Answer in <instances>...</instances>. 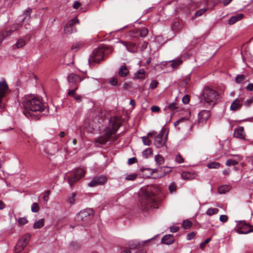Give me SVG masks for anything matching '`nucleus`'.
I'll use <instances>...</instances> for the list:
<instances>
[{"label": "nucleus", "mask_w": 253, "mask_h": 253, "mask_svg": "<svg viewBox=\"0 0 253 253\" xmlns=\"http://www.w3.org/2000/svg\"><path fill=\"white\" fill-rule=\"evenodd\" d=\"M160 191L157 185L148 187L140 195L139 201L141 206L144 209L149 210L151 208H158L156 195Z\"/></svg>", "instance_id": "obj_1"}, {"label": "nucleus", "mask_w": 253, "mask_h": 253, "mask_svg": "<svg viewBox=\"0 0 253 253\" xmlns=\"http://www.w3.org/2000/svg\"><path fill=\"white\" fill-rule=\"evenodd\" d=\"M114 118L111 123V126L105 128L104 134L99 136L94 140V144L96 147H99V145H104L107 142H116L118 140L119 136L116 134V132L120 127V123L116 121L113 123Z\"/></svg>", "instance_id": "obj_2"}, {"label": "nucleus", "mask_w": 253, "mask_h": 253, "mask_svg": "<svg viewBox=\"0 0 253 253\" xmlns=\"http://www.w3.org/2000/svg\"><path fill=\"white\" fill-rule=\"evenodd\" d=\"M218 93L210 87H206L203 91L202 94V101L204 102V106L207 108H211L217 103L219 98Z\"/></svg>", "instance_id": "obj_3"}, {"label": "nucleus", "mask_w": 253, "mask_h": 253, "mask_svg": "<svg viewBox=\"0 0 253 253\" xmlns=\"http://www.w3.org/2000/svg\"><path fill=\"white\" fill-rule=\"evenodd\" d=\"M24 114L27 117L32 116L31 112H42L44 109L45 106L44 104L39 98H33L27 100L25 102L24 104Z\"/></svg>", "instance_id": "obj_4"}, {"label": "nucleus", "mask_w": 253, "mask_h": 253, "mask_svg": "<svg viewBox=\"0 0 253 253\" xmlns=\"http://www.w3.org/2000/svg\"><path fill=\"white\" fill-rule=\"evenodd\" d=\"M94 211L92 209H87L81 211L75 216V220L83 226L90 222L93 218Z\"/></svg>", "instance_id": "obj_5"}, {"label": "nucleus", "mask_w": 253, "mask_h": 253, "mask_svg": "<svg viewBox=\"0 0 253 253\" xmlns=\"http://www.w3.org/2000/svg\"><path fill=\"white\" fill-rule=\"evenodd\" d=\"M84 169L80 168L77 169L75 171L71 172L68 178V183L70 186L72 187L75 182L84 176Z\"/></svg>", "instance_id": "obj_6"}, {"label": "nucleus", "mask_w": 253, "mask_h": 253, "mask_svg": "<svg viewBox=\"0 0 253 253\" xmlns=\"http://www.w3.org/2000/svg\"><path fill=\"white\" fill-rule=\"evenodd\" d=\"M10 90L8 85L3 78H1L0 80V109H3L4 104L2 101V99L5 97L9 93Z\"/></svg>", "instance_id": "obj_7"}, {"label": "nucleus", "mask_w": 253, "mask_h": 253, "mask_svg": "<svg viewBox=\"0 0 253 253\" xmlns=\"http://www.w3.org/2000/svg\"><path fill=\"white\" fill-rule=\"evenodd\" d=\"M103 60H104V49L102 48H98L94 49L92 56L88 59V62L91 65V62L99 63Z\"/></svg>", "instance_id": "obj_8"}, {"label": "nucleus", "mask_w": 253, "mask_h": 253, "mask_svg": "<svg viewBox=\"0 0 253 253\" xmlns=\"http://www.w3.org/2000/svg\"><path fill=\"white\" fill-rule=\"evenodd\" d=\"M31 238L30 234H26L22 237L17 242L15 247V251L16 253H20L24 250L27 246Z\"/></svg>", "instance_id": "obj_9"}, {"label": "nucleus", "mask_w": 253, "mask_h": 253, "mask_svg": "<svg viewBox=\"0 0 253 253\" xmlns=\"http://www.w3.org/2000/svg\"><path fill=\"white\" fill-rule=\"evenodd\" d=\"M237 232L239 234H248L253 232V226L244 221H240L238 225Z\"/></svg>", "instance_id": "obj_10"}, {"label": "nucleus", "mask_w": 253, "mask_h": 253, "mask_svg": "<svg viewBox=\"0 0 253 253\" xmlns=\"http://www.w3.org/2000/svg\"><path fill=\"white\" fill-rule=\"evenodd\" d=\"M79 23V20L77 18H74L69 21L64 27V32L66 34H70L76 32V28L74 24Z\"/></svg>", "instance_id": "obj_11"}, {"label": "nucleus", "mask_w": 253, "mask_h": 253, "mask_svg": "<svg viewBox=\"0 0 253 253\" xmlns=\"http://www.w3.org/2000/svg\"><path fill=\"white\" fill-rule=\"evenodd\" d=\"M167 137L165 136L163 129L159 133L154 139V145L157 148H161L164 146L166 141Z\"/></svg>", "instance_id": "obj_12"}, {"label": "nucleus", "mask_w": 253, "mask_h": 253, "mask_svg": "<svg viewBox=\"0 0 253 253\" xmlns=\"http://www.w3.org/2000/svg\"><path fill=\"white\" fill-rule=\"evenodd\" d=\"M178 125H180L181 127H186L187 129L191 130L193 126L192 122L189 119L182 118L174 122V125L176 126Z\"/></svg>", "instance_id": "obj_13"}, {"label": "nucleus", "mask_w": 253, "mask_h": 253, "mask_svg": "<svg viewBox=\"0 0 253 253\" xmlns=\"http://www.w3.org/2000/svg\"><path fill=\"white\" fill-rule=\"evenodd\" d=\"M107 182V178L103 175L95 177L90 182L88 186L90 187L104 184Z\"/></svg>", "instance_id": "obj_14"}, {"label": "nucleus", "mask_w": 253, "mask_h": 253, "mask_svg": "<svg viewBox=\"0 0 253 253\" xmlns=\"http://www.w3.org/2000/svg\"><path fill=\"white\" fill-rule=\"evenodd\" d=\"M21 27V25L19 24H13L5 28L4 31L0 33L4 37L9 36L14 31L18 30Z\"/></svg>", "instance_id": "obj_15"}, {"label": "nucleus", "mask_w": 253, "mask_h": 253, "mask_svg": "<svg viewBox=\"0 0 253 253\" xmlns=\"http://www.w3.org/2000/svg\"><path fill=\"white\" fill-rule=\"evenodd\" d=\"M211 115L210 111L204 110L200 112L198 114V122L202 125L204 124L209 119Z\"/></svg>", "instance_id": "obj_16"}, {"label": "nucleus", "mask_w": 253, "mask_h": 253, "mask_svg": "<svg viewBox=\"0 0 253 253\" xmlns=\"http://www.w3.org/2000/svg\"><path fill=\"white\" fill-rule=\"evenodd\" d=\"M83 80V78L74 73H71L68 76V81L70 86L77 85Z\"/></svg>", "instance_id": "obj_17"}, {"label": "nucleus", "mask_w": 253, "mask_h": 253, "mask_svg": "<svg viewBox=\"0 0 253 253\" xmlns=\"http://www.w3.org/2000/svg\"><path fill=\"white\" fill-rule=\"evenodd\" d=\"M243 100L242 98H237L235 99L231 103V105L230 107V110L236 111L239 110L243 105Z\"/></svg>", "instance_id": "obj_18"}, {"label": "nucleus", "mask_w": 253, "mask_h": 253, "mask_svg": "<svg viewBox=\"0 0 253 253\" xmlns=\"http://www.w3.org/2000/svg\"><path fill=\"white\" fill-rule=\"evenodd\" d=\"M121 43L126 47L128 51L132 53L137 52V47L135 43L131 42H126L122 41L121 42Z\"/></svg>", "instance_id": "obj_19"}, {"label": "nucleus", "mask_w": 253, "mask_h": 253, "mask_svg": "<svg viewBox=\"0 0 253 253\" xmlns=\"http://www.w3.org/2000/svg\"><path fill=\"white\" fill-rule=\"evenodd\" d=\"M234 136L237 138L244 139L245 137L244 127L243 126H238L234 129Z\"/></svg>", "instance_id": "obj_20"}, {"label": "nucleus", "mask_w": 253, "mask_h": 253, "mask_svg": "<svg viewBox=\"0 0 253 253\" xmlns=\"http://www.w3.org/2000/svg\"><path fill=\"white\" fill-rule=\"evenodd\" d=\"M162 242L166 245H171L174 242V237L171 234L166 235L162 238Z\"/></svg>", "instance_id": "obj_21"}, {"label": "nucleus", "mask_w": 253, "mask_h": 253, "mask_svg": "<svg viewBox=\"0 0 253 253\" xmlns=\"http://www.w3.org/2000/svg\"><path fill=\"white\" fill-rule=\"evenodd\" d=\"M129 73L128 69L125 65L120 66L118 71V74L121 77H125L128 75Z\"/></svg>", "instance_id": "obj_22"}, {"label": "nucleus", "mask_w": 253, "mask_h": 253, "mask_svg": "<svg viewBox=\"0 0 253 253\" xmlns=\"http://www.w3.org/2000/svg\"><path fill=\"white\" fill-rule=\"evenodd\" d=\"M243 14L242 13H238L235 15L232 16L228 20V23L230 25H233L236 22L240 20L243 17Z\"/></svg>", "instance_id": "obj_23"}, {"label": "nucleus", "mask_w": 253, "mask_h": 253, "mask_svg": "<svg viewBox=\"0 0 253 253\" xmlns=\"http://www.w3.org/2000/svg\"><path fill=\"white\" fill-rule=\"evenodd\" d=\"M231 187L229 185H224L220 186L218 188V193L220 194H225L227 192L229 191Z\"/></svg>", "instance_id": "obj_24"}, {"label": "nucleus", "mask_w": 253, "mask_h": 253, "mask_svg": "<svg viewBox=\"0 0 253 253\" xmlns=\"http://www.w3.org/2000/svg\"><path fill=\"white\" fill-rule=\"evenodd\" d=\"M170 62H171V64L170 66L173 68H177L179 65L182 64V60L179 58H178L176 59L172 60L171 61H170Z\"/></svg>", "instance_id": "obj_25"}, {"label": "nucleus", "mask_w": 253, "mask_h": 253, "mask_svg": "<svg viewBox=\"0 0 253 253\" xmlns=\"http://www.w3.org/2000/svg\"><path fill=\"white\" fill-rule=\"evenodd\" d=\"M135 77L137 79H143L145 77V71L144 69L138 70L135 74Z\"/></svg>", "instance_id": "obj_26"}, {"label": "nucleus", "mask_w": 253, "mask_h": 253, "mask_svg": "<svg viewBox=\"0 0 253 253\" xmlns=\"http://www.w3.org/2000/svg\"><path fill=\"white\" fill-rule=\"evenodd\" d=\"M155 160L156 164L158 165H162L164 163L165 160L163 156L160 155H157L155 157Z\"/></svg>", "instance_id": "obj_27"}, {"label": "nucleus", "mask_w": 253, "mask_h": 253, "mask_svg": "<svg viewBox=\"0 0 253 253\" xmlns=\"http://www.w3.org/2000/svg\"><path fill=\"white\" fill-rule=\"evenodd\" d=\"M159 172H161L163 173L162 175H161L160 177H162L166 173L171 171L170 168L169 167H161L159 168Z\"/></svg>", "instance_id": "obj_28"}, {"label": "nucleus", "mask_w": 253, "mask_h": 253, "mask_svg": "<svg viewBox=\"0 0 253 253\" xmlns=\"http://www.w3.org/2000/svg\"><path fill=\"white\" fill-rule=\"evenodd\" d=\"M153 154V151L151 148H147L142 152V155L144 158L147 159Z\"/></svg>", "instance_id": "obj_29"}, {"label": "nucleus", "mask_w": 253, "mask_h": 253, "mask_svg": "<svg viewBox=\"0 0 253 253\" xmlns=\"http://www.w3.org/2000/svg\"><path fill=\"white\" fill-rule=\"evenodd\" d=\"M44 225L43 219H40L36 222L34 224V228L35 229H39L42 228Z\"/></svg>", "instance_id": "obj_30"}, {"label": "nucleus", "mask_w": 253, "mask_h": 253, "mask_svg": "<svg viewBox=\"0 0 253 253\" xmlns=\"http://www.w3.org/2000/svg\"><path fill=\"white\" fill-rule=\"evenodd\" d=\"M192 225V223L191 221L188 220H184L182 224V226L184 229L190 228Z\"/></svg>", "instance_id": "obj_31"}, {"label": "nucleus", "mask_w": 253, "mask_h": 253, "mask_svg": "<svg viewBox=\"0 0 253 253\" xmlns=\"http://www.w3.org/2000/svg\"><path fill=\"white\" fill-rule=\"evenodd\" d=\"M218 212V210L216 208H210L207 211L206 214L211 216L213 214H217Z\"/></svg>", "instance_id": "obj_32"}, {"label": "nucleus", "mask_w": 253, "mask_h": 253, "mask_svg": "<svg viewBox=\"0 0 253 253\" xmlns=\"http://www.w3.org/2000/svg\"><path fill=\"white\" fill-rule=\"evenodd\" d=\"M220 164L218 162H211L208 164L207 167L209 169H218L220 167Z\"/></svg>", "instance_id": "obj_33"}, {"label": "nucleus", "mask_w": 253, "mask_h": 253, "mask_svg": "<svg viewBox=\"0 0 253 253\" xmlns=\"http://www.w3.org/2000/svg\"><path fill=\"white\" fill-rule=\"evenodd\" d=\"M181 176L183 179H189L192 178V174L190 172L184 171L182 172Z\"/></svg>", "instance_id": "obj_34"}, {"label": "nucleus", "mask_w": 253, "mask_h": 253, "mask_svg": "<svg viewBox=\"0 0 253 253\" xmlns=\"http://www.w3.org/2000/svg\"><path fill=\"white\" fill-rule=\"evenodd\" d=\"M25 44V41L22 39H18L16 43H15V46L17 48H19L24 46Z\"/></svg>", "instance_id": "obj_35"}, {"label": "nucleus", "mask_w": 253, "mask_h": 253, "mask_svg": "<svg viewBox=\"0 0 253 253\" xmlns=\"http://www.w3.org/2000/svg\"><path fill=\"white\" fill-rule=\"evenodd\" d=\"M76 196V194L75 193H73L70 196H69L67 200L68 202L72 205L74 204Z\"/></svg>", "instance_id": "obj_36"}, {"label": "nucleus", "mask_w": 253, "mask_h": 253, "mask_svg": "<svg viewBox=\"0 0 253 253\" xmlns=\"http://www.w3.org/2000/svg\"><path fill=\"white\" fill-rule=\"evenodd\" d=\"M28 222L27 219L25 217H20L17 220V223L19 225H24L27 223Z\"/></svg>", "instance_id": "obj_37"}, {"label": "nucleus", "mask_w": 253, "mask_h": 253, "mask_svg": "<svg viewBox=\"0 0 253 253\" xmlns=\"http://www.w3.org/2000/svg\"><path fill=\"white\" fill-rule=\"evenodd\" d=\"M139 35L141 37H145L148 33V31L146 28H142L140 29L139 31Z\"/></svg>", "instance_id": "obj_38"}, {"label": "nucleus", "mask_w": 253, "mask_h": 253, "mask_svg": "<svg viewBox=\"0 0 253 253\" xmlns=\"http://www.w3.org/2000/svg\"><path fill=\"white\" fill-rule=\"evenodd\" d=\"M40 208L38 203H34L31 206V211L33 212H37L39 211Z\"/></svg>", "instance_id": "obj_39"}, {"label": "nucleus", "mask_w": 253, "mask_h": 253, "mask_svg": "<svg viewBox=\"0 0 253 253\" xmlns=\"http://www.w3.org/2000/svg\"><path fill=\"white\" fill-rule=\"evenodd\" d=\"M142 140L145 145L150 146L151 144V141L148 136H144L142 137Z\"/></svg>", "instance_id": "obj_40"}, {"label": "nucleus", "mask_w": 253, "mask_h": 253, "mask_svg": "<svg viewBox=\"0 0 253 253\" xmlns=\"http://www.w3.org/2000/svg\"><path fill=\"white\" fill-rule=\"evenodd\" d=\"M238 164V162L233 160V159H229L226 162V165L227 166H235Z\"/></svg>", "instance_id": "obj_41"}, {"label": "nucleus", "mask_w": 253, "mask_h": 253, "mask_svg": "<svg viewBox=\"0 0 253 253\" xmlns=\"http://www.w3.org/2000/svg\"><path fill=\"white\" fill-rule=\"evenodd\" d=\"M245 79V76L243 75H238L235 78V81L238 84H241Z\"/></svg>", "instance_id": "obj_42"}, {"label": "nucleus", "mask_w": 253, "mask_h": 253, "mask_svg": "<svg viewBox=\"0 0 253 253\" xmlns=\"http://www.w3.org/2000/svg\"><path fill=\"white\" fill-rule=\"evenodd\" d=\"M168 108L171 111H174L178 108V105L175 102H172L169 104L168 106Z\"/></svg>", "instance_id": "obj_43"}, {"label": "nucleus", "mask_w": 253, "mask_h": 253, "mask_svg": "<svg viewBox=\"0 0 253 253\" xmlns=\"http://www.w3.org/2000/svg\"><path fill=\"white\" fill-rule=\"evenodd\" d=\"M176 186L174 182H172L169 186V190L170 193H173L176 191Z\"/></svg>", "instance_id": "obj_44"}, {"label": "nucleus", "mask_w": 253, "mask_h": 253, "mask_svg": "<svg viewBox=\"0 0 253 253\" xmlns=\"http://www.w3.org/2000/svg\"><path fill=\"white\" fill-rule=\"evenodd\" d=\"M158 84L159 83L157 81L155 80H152L150 84V88L152 89H154L157 87Z\"/></svg>", "instance_id": "obj_45"}, {"label": "nucleus", "mask_w": 253, "mask_h": 253, "mask_svg": "<svg viewBox=\"0 0 253 253\" xmlns=\"http://www.w3.org/2000/svg\"><path fill=\"white\" fill-rule=\"evenodd\" d=\"M136 177H137V174L133 173L132 174H129V175H127L125 179L126 180L133 181V180H134L136 178Z\"/></svg>", "instance_id": "obj_46"}, {"label": "nucleus", "mask_w": 253, "mask_h": 253, "mask_svg": "<svg viewBox=\"0 0 253 253\" xmlns=\"http://www.w3.org/2000/svg\"><path fill=\"white\" fill-rule=\"evenodd\" d=\"M175 161L179 164H181L184 162V159L179 154H177L175 157Z\"/></svg>", "instance_id": "obj_47"}, {"label": "nucleus", "mask_w": 253, "mask_h": 253, "mask_svg": "<svg viewBox=\"0 0 253 253\" xmlns=\"http://www.w3.org/2000/svg\"><path fill=\"white\" fill-rule=\"evenodd\" d=\"M118 82V81L117 79L116 78L113 77V78H111L110 79L109 83L112 85L115 86V85H117Z\"/></svg>", "instance_id": "obj_48"}, {"label": "nucleus", "mask_w": 253, "mask_h": 253, "mask_svg": "<svg viewBox=\"0 0 253 253\" xmlns=\"http://www.w3.org/2000/svg\"><path fill=\"white\" fill-rule=\"evenodd\" d=\"M196 235V233L194 232H192L188 234L186 236V239L187 240L190 241L193 239Z\"/></svg>", "instance_id": "obj_49"}, {"label": "nucleus", "mask_w": 253, "mask_h": 253, "mask_svg": "<svg viewBox=\"0 0 253 253\" xmlns=\"http://www.w3.org/2000/svg\"><path fill=\"white\" fill-rule=\"evenodd\" d=\"M190 101V97L188 95H185L182 98V102L183 103L186 104L189 103Z\"/></svg>", "instance_id": "obj_50"}, {"label": "nucleus", "mask_w": 253, "mask_h": 253, "mask_svg": "<svg viewBox=\"0 0 253 253\" xmlns=\"http://www.w3.org/2000/svg\"><path fill=\"white\" fill-rule=\"evenodd\" d=\"M228 216L226 215H221L219 217V220L223 223L226 222L228 220Z\"/></svg>", "instance_id": "obj_51"}, {"label": "nucleus", "mask_w": 253, "mask_h": 253, "mask_svg": "<svg viewBox=\"0 0 253 253\" xmlns=\"http://www.w3.org/2000/svg\"><path fill=\"white\" fill-rule=\"evenodd\" d=\"M206 10L204 9H201L196 12L195 15L196 16H200L205 12Z\"/></svg>", "instance_id": "obj_52"}, {"label": "nucleus", "mask_w": 253, "mask_h": 253, "mask_svg": "<svg viewBox=\"0 0 253 253\" xmlns=\"http://www.w3.org/2000/svg\"><path fill=\"white\" fill-rule=\"evenodd\" d=\"M151 110L152 112H158L160 110V108L158 106H152Z\"/></svg>", "instance_id": "obj_53"}, {"label": "nucleus", "mask_w": 253, "mask_h": 253, "mask_svg": "<svg viewBox=\"0 0 253 253\" xmlns=\"http://www.w3.org/2000/svg\"><path fill=\"white\" fill-rule=\"evenodd\" d=\"M189 80H190V79L188 77H187L186 78L183 80L181 82V85L185 86V85H186L187 84H188L189 83Z\"/></svg>", "instance_id": "obj_54"}, {"label": "nucleus", "mask_w": 253, "mask_h": 253, "mask_svg": "<svg viewBox=\"0 0 253 253\" xmlns=\"http://www.w3.org/2000/svg\"><path fill=\"white\" fill-rule=\"evenodd\" d=\"M78 89V86H76L74 89L69 90L68 91V95L69 96H74L76 93L75 91Z\"/></svg>", "instance_id": "obj_55"}, {"label": "nucleus", "mask_w": 253, "mask_h": 253, "mask_svg": "<svg viewBox=\"0 0 253 253\" xmlns=\"http://www.w3.org/2000/svg\"><path fill=\"white\" fill-rule=\"evenodd\" d=\"M32 12V9L28 8L24 12V15H25L24 19H25L27 16H30V14Z\"/></svg>", "instance_id": "obj_56"}, {"label": "nucleus", "mask_w": 253, "mask_h": 253, "mask_svg": "<svg viewBox=\"0 0 253 253\" xmlns=\"http://www.w3.org/2000/svg\"><path fill=\"white\" fill-rule=\"evenodd\" d=\"M82 46L81 43H76L72 45V50L79 49L80 48V47Z\"/></svg>", "instance_id": "obj_57"}, {"label": "nucleus", "mask_w": 253, "mask_h": 253, "mask_svg": "<svg viewBox=\"0 0 253 253\" xmlns=\"http://www.w3.org/2000/svg\"><path fill=\"white\" fill-rule=\"evenodd\" d=\"M137 162V159L135 157L130 158L128 160V164L129 165H132Z\"/></svg>", "instance_id": "obj_58"}, {"label": "nucleus", "mask_w": 253, "mask_h": 253, "mask_svg": "<svg viewBox=\"0 0 253 253\" xmlns=\"http://www.w3.org/2000/svg\"><path fill=\"white\" fill-rule=\"evenodd\" d=\"M146 170L149 171L151 175H152L154 173L160 171L159 168L158 169H146Z\"/></svg>", "instance_id": "obj_59"}, {"label": "nucleus", "mask_w": 253, "mask_h": 253, "mask_svg": "<svg viewBox=\"0 0 253 253\" xmlns=\"http://www.w3.org/2000/svg\"><path fill=\"white\" fill-rule=\"evenodd\" d=\"M49 194H50V191L49 190L45 192L44 197H43V200L44 201L47 202L48 200Z\"/></svg>", "instance_id": "obj_60"}, {"label": "nucleus", "mask_w": 253, "mask_h": 253, "mask_svg": "<svg viewBox=\"0 0 253 253\" xmlns=\"http://www.w3.org/2000/svg\"><path fill=\"white\" fill-rule=\"evenodd\" d=\"M179 230V227L177 226H172L170 227V231L172 233H175Z\"/></svg>", "instance_id": "obj_61"}, {"label": "nucleus", "mask_w": 253, "mask_h": 253, "mask_svg": "<svg viewBox=\"0 0 253 253\" xmlns=\"http://www.w3.org/2000/svg\"><path fill=\"white\" fill-rule=\"evenodd\" d=\"M73 97L75 98V99L78 102H80L82 101V97L80 95H77L76 94Z\"/></svg>", "instance_id": "obj_62"}, {"label": "nucleus", "mask_w": 253, "mask_h": 253, "mask_svg": "<svg viewBox=\"0 0 253 253\" xmlns=\"http://www.w3.org/2000/svg\"><path fill=\"white\" fill-rule=\"evenodd\" d=\"M81 4L80 2H79L78 1H75L73 4V7L75 9H78L79 8V7L81 6Z\"/></svg>", "instance_id": "obj_63"}, {"label": "nucleus", "mask_w": 253, "mask_h": 253, "mask_svg": "<svg viewBox=\"0 0 253 253\" xmlns=\"http://www.w3.org/2000/svg\"><path fill=\"white\" fill-rule=\"evenodd\" d=\"M246 89L248 90H249L250 91H253V83H250L248 84V85L246 87Z\"/></svg>", "instance_id": "obj_64"}]
</instances>
